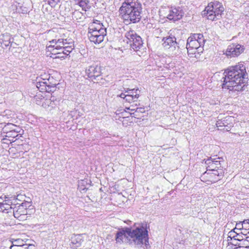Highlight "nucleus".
<instances>
[{
	"label": "nucleus",
	"instance_id": "nucleus-38",
	"mask_svg": "<svg viewBox=\"0 0 249 249\" xmlns=\"http://www.w3.org/2000/svg\"><path fill=\"white\" fill-rule=\"evenodd\" d=\"M15 218L18 219L19 221H24L27 219V214L19 215L18 213H16Z\"/></svg>",
	"mask_w": 249,
	"mask_h": 249
},
{
	"label": "nucleus",
	"instance_id": "nucleus-21",
	"mask_svg": "<svg viewBox=\"0 0 249 249\" xmlns=\"http://www.w3.org/2000/svg\"><path fill=\"white\" fill-rule=\"evenodd\" d=\"M132 94H125V102L129 103L133 101H136L139 97L140 91L138 89L134 88L132 90Z\"/></svg>",
	"mask_w": 249,
	"mask_h": 249
},
{
	"label": "nucleus",
	"instance_id": "nucleus-27",
	"mask_svg": "<svg viewBox=\"0 0 249 249\" xmlns=\"http://www.w3.org/2000/svg\"><path fill=\"white\" fill-rule=\"evenodd\" d=\"M77 2L82 7V9L85 11L90 7L89 5V1L88 0H77Z\"/></svg>",
	"mask_w": 249,
	"mask_h": 249
},
{
	"label": "nucleus",
	"instance_id": "nucleus-37",
	"mask_svg": "<svg viewBox=\"0 0 249 249\" xmlns=\"http://www.w3.org/2000/svg\"><path fill=\"white\" fill-rule=\"evenodd\" d=\"M246 236V234L244 233L243 231H241V233L237 232V236L236 239L237 240V242H239V243H240L245 238Z\"/></svg>",
	"mask_w": 249,
	"mask_h": 249
},
{
	"label": "nucleus",
	"instance_id": "nucleus-24",
	"mask_svg": "<svg viewBox=\"0 0 249 249\" xmlns=\"http://www.w3.org/2000/svg\"><path fill=\"white\" fill-rule=\"evenodd\" d=\"M187 46H190L191 48H196L198 49L200 47L203 48V46L199 44L197 41L194 40L190 36L187 39Z\"/></svg>",
	"mask_w": 249,
	"mask_h": 249
},
{
	"label": "nucleus",
	"instance_id": "nucleus-7",
	"mask_svg": "<svg viewBox=\"0 0 249 249\" xmlns=\"http://www.w3.org/2000/svg\"><path fill=\"white\" fill-rule=\"evenodd\" d=\"M52 80V79H51L50 76L48 78H37L36 84V87L41 92H51L52 91V88H54L56 85V84L52 85H50Z\"/></svg>",
	"mask_w": 249,
	"mask_h": 249
},
{
	"label": "nucleus",
	"instance_id": "nucleus-9",
	"mask_svg": "<svg viewBox=\"0 0 249 249\" xmlns=\"http://www.w3.org/2000/svg\"><path fill=\"white\" fill-rule=\"evenodd\" d=\"M86 73L88 78L92 81H97L99 80V77L101 75V69L100 66L96 65H93L89 67L86 70Z\"/></svg>",
	"mask_w": 249,
	"mask_h": 249
},
{
	"label": "nucleus",
	"instance_id": "nucleus-48",
	"mask_svg": "<svg viewBox=\"0 0 249 249\" xmlns=\"http://www.w3.org/2000/svg\"><path fill=\"white\" fill-rule=\"evenodd\" d=\"M8 135H6V136H7V137H11L12 136H13L14 137H15V135H16V136L17 135V134H15L14 133H10V136H9V133L7 134Z\"/></svg>",
	"mask_w": 249,
	"mask_h": 249
},
{
	"label": "nucleus",
	"instance_id": "nucleus-15",
	"mask_svg": "<svg viewBox=\"0 0 249 249\" xmlns=\"http://www.w3.org/2000/svg\"><path fill=\"white\" fill-rule=\"evenodd\" d=\"M63 45H64V41L61 42V43H57L53 44H51L48 47V49H50V50L52 52H55L57 50H62L63 52L64 51H66L67 52H68L69 53H70L71 52V47H63Z\"/></svg>",
	"mask_w": 249,
	"mask_h": 249
},
{
	"label": "nucleus",
	"instance_id": "nucleus-36",
	"mask_svg": "<svg viewBox=\"0 0 249 249\" xmlns=\"http://www.w3.org/2000/svg\"><path fill=\"white\" fill-rule=\"evenodd\" d=\"M236 232L237 231H235L234 229L232 230L231 231L229 232L227 237L228 241L229 242L231 241L232 239H233Z\"/></svg>",
	"mask_w": 249,
	"mask_h": 249
},
{
	"label": "nucleus",
	"instance_id": "nucleus-32",
	"mask_svg": "<svg viewBox=\"0 0 249 249\" xmlns=\"http://www.w3.org/2000/svg\"><path fill=\"white\" fill-rule=\"evenodd\" d=\"M116 120L118 121V123L122 122L123 124H124V113L116 112V116L114 117Z\"/></svg>",
	"mask_w": 249,
	"mask_h": 249
},
{
	"label": "nucleus",
	"instance_id": "nucleus-19",
	"mask_svg": "<svg viewBox=\"0 0 249 249\" xmlns=\"http://www.w3.org/2000/svg\"><path fill=\"white\" fill-rule=\"evenodd\" d=\"M17 127L16 125L11 123H8L4 125L2 129V130L4 133H9V136H10L11 133L17 134L19 132L18 130L17 129Z\"/></svg>",
	"mask_w": 249,
	"mask_h": 249
},
{
	"label": "nucleus",
	"instance_id": "nucleus-57",
	"mask_svg": "<svg viewBox=\"0 0 249 249\" xmlns=\"http://www.w3.org/2000/svg\"><path fill=\"white\" fill-rule=\"evenodd\" d=\"M2 135V133L0 132V136Z\"/></svg>",
	"mask_w": 249,
	"mask_h": 249
},
{
	"label": "nucleus",
	"instance_id": "nucleus-54",
	"mask_svg": "<svg viewBox=\"0 0 249 249\" xmlns=\"http://www.w3.org/2000/svg\"><path fill=\"white\" fill-rule=\"evenodd\" d=\"M130 222H131V221H129V220H127V221L125 220V224H129V223H130Z\"/></svg>",
	"mask_w": 249,
	"mask_h": 249
},
{
	"label": "nucleus",
	"instance_id": "nucleus-33",
	"mask_svg": "<svg viewBox=\"0 0 249 249\" xmlns=\"http://www.w3.org/2000/svg\"><path fill=\"white\" fill-rule=\"evenodd\" d=\"M69 53H70L66 51H64V52L62 51V52H57V51H56L55 52H52V54L57 55L55 56L56 58H65L66 56L68 55Z\"/></svg>",
	"mask_w": 249,
	"mask_h": 249
},
{
	"label": "nucleus",
	"instance_id": "nucleus-18",
	"mask_svg": "<svg viewBox=\"0 0 249 249\" xmlns=\"http://www.w3.org/2000/svg\"><path fill=\"white\" fill-rule=\"evenodd\" d=\"M0 39L1 40V45L3 48H6L10 45L11 46L13 41V38L7 33L3 34Z\"/></svg>",
	"mask_w": 249,
	"mask_h": 249
},
{
	"label": "nucleus",
	"instance_id": "nucleus-3",
	"mask_svg": "<svg viewBox=\"0 0 249 249\" xmlns=\"http://www.w3.org/2000/svg\"><path fill=\"white\" fill-rule=\"evenodd\" d=\"M125 234L127 233L138 245L145 244L147 246L148 244V232L143 226H140L135 229L126 228Z\"/></svg>",
	"mask_w": 249,
	"mask_h": 249
},
{
	"label": "nucleus",
	"instance_id": "nucleus-14",
	"mask_svg": "<svg viewBox=\"0 0 249 249\" xmlns=\"http://www.w3.org/2000/svg\"><path fill=\"white\" fill-rule=\"evenodd\" d=\"M182 14L180 10L176 8H172L169 11L167 18L170 20L174 21L180 19L182 18Z\"/></svg>",
	"mask_w": 249,
	"mask_h": 249
},
{
	"label": "nucleus",
	"instance_id": "nucleus-43",
	"mask_svg": "<svg viewBox=\"0 0 249 249\" xmlns=\"http://www.w3.org/2000/svg\"><path fill=\"white\" fill-rule=\"evenodd\" d=\"M18 7L19 8H18V7L17 8V10L18 12H21L22 13H27V9L26 7H24L23 9H21V6L19 5V3H18Z\"/></svg>",
	"mask_w": 249,
	"mask_h": 249
},
{
	"label": "nucleus",
	"instance_id": "nucleus-2",
	"mask_svg": "<svg viewBox=\"0 0 249 249\" xmlns=\"http://www.w3.org/2000/svg\"><path fill=\"white\" fill-rule=\"evenodd\" d=\"M141 5L138 0H125V22H138L141 19Z\"/></svg>",
	"mask_w": 249,
	"mask_h": 249
},
{
	"label": "nucleus",
	"instance_id": "nucleus-4",
	"mask_svg": "<svg viewBox=\"0 0 249 249\" xmlns=\"http://www.w3.org/2000/svg\"><path fill=\"white\" fill-rule=\"evenodd\" d=\"M224 11V8L222 3L217 1H214L208 4L205 10L202 11V15L206 16L209 20L215 21L221 18Z\"/></svg>",
	"mask_w": 249,
	"mask_h": 249
},
{
	"label": "nucleus",
	"instance_id": "nucleus-35",
	"mask_svg": "<svg viewBox=\"0 0 249 249\" xmlns=\"http://www.w3.org/2000/svg\"><path fill=\"white\" fill-rule=\"evenodd\" d=\"M124 2L122 3V6L120 8V9H119V12H120L119 16L123 20V21H124Z\"/></svg>",
	"mask_w": 249,
	"mask_h": 249
},
{
	"label": "nucleus",
	"instance_id": "nucleus-1",
	"mask_svg": "<svg viewBox=\"0 0 249 249\" xmlns=\"http://www.w3.org/2000/svg\"><path fill=\"white\" fill-rule=\"evenodd\" d=\"M223 88L230 90L241 91L247 82V73L245 66L239 63L228 68L224 72Z\"/></svg>",
	"mask_w": 249,
	"mask_h": 249
},
{
	"label": "nucleus",
	"instance_id": "nucleus-34",
	"mask_svg": "<svg viewBox=\"0 0 249 249\" xmlns=\"http://www.w3.org/2000/svg\"><path fill=\"white\" fill-rule=\"evenodd\" d=\"M237 246L239 247H245V249H249V244L248 242L247 241L246 236L245 238L241 242L238 243Z\"/></svg>",
	"mask_w": 249,
	"mask_h": 249
},
{
	"label": "nucleus",
	"instance_id": "nucleus-8",
	"mask_svg": "<svg viewBox=\"0 0 249 249\" xmlns=\"http://www.w3.org/2000/svg\"><path fill=\"white\" fill-rule=\"evenodd\" d=\"M234 118L232 116H227L223 119H219L216 123L218 129L220 130L230 131L233 126Z\"/></svg>",
	"mask_w": 249,
	"mask_h": 249
},
{
	"label": "nucleus",
	"instance_id": "nucleus-47",
	"mask_svg": "<svg viewBox=\"0 0 249 249\" xmlns=\"http://www.w3.org/2000/svg\"><path fill=\"white\" fill-rule=\"evenodd\" d=\"M4 199V196L0 197V205L3 203Z\"/></svg>",
	"mask_w": 249,
	"mask_h": 249
},
{
	"label": "nucleus",
	"instance_id": "nucleus-45",
	"mask_svg": "<svg viewBox=\"0 0 249 249\" xmlns=\"http://www.w3.org/2000/svg\"><path fill=\"white\" fill-rule=\"evenodd\" d=\"M24 248L25 249H35V247L33 245L26 244V246H25Z\"/></svg>",
	"mask_w": 249,
	"mask_h": 249
},
{
	"label": "nucleus",
	"instance_id": "nucleus-39",
	"mask_svg": "<svg viewBox=\"0 0 249 249\" xmlns=\"http://www.w3.org/2000/svg\"><path fill=\"white\" fill-rule=\"evenodd\" d=\"M234 230L235 231H240L244 230L243 221L239 222V223H236L235 228L234 229Z\"/></svg>",
	"mask_w": 249,
	"mask_h": 249
},
{
	"label": "nucleus",
	"instance_id": "nucleus-41",
	"mask_svg": "<svg viewBox=\"0 0 249 249\" xmlns=\"http://www.w3.org/2000/svg\"><path fill=\"white\" fill-rule=\"evenodd\" d=\"M237 232H236L235 235L234 236V237L233 238V239H232L231 241L229 242V243H230L234 246H237L238 242H237V240L236 239V238H237Z\"/></svg>",
	"mask_w": 249,
	"mask_h": 249
},
{
	"label": "nucleus",
	"instance_id": "nucleus-31",
	"mask_svg": "<svg viewBox=\"0 0 249 249\" xmlns=\"http://www.w3.org/2000/svg\"><path fill=\"white\" fill-rule=\"evenodd\" d=\"M124 236V230H122L121 231L117 232L116 236L117 242L123 243Z\"/></svg>",
	"mask_w": 249,
	"mask_h": 249
},
{
	"label": "nucleus",
	"instance_id": "nucleus-56",
	"mask_svg": "<svg viewBox=\"0 0 249 249\" xmlns=\"http://www.w3.org/2000/svg\"><path fill=\"white\" fill-rule=\"evenodd\" d=\"M57 52H62V50H57Z\"/></svg>",
	"mask_w": 249,
	"mask_h": 249
},
{
	"label": "nucleus",
	"instance_id": "nucleus-51",
	"mask_svg": "<svg viewBox=\"0 0 249 249\" xmlns=\"http://www.w3.org/2000/svg\"><path fill=\"white\" fill-rule=\"evenodd\" d=\"M10 249H24V248H10Z\"/></svg>",
	"mask_w": 249,
	"mask_h": 249
},
{
	"label": "nucleus",
	"instance_id": "nucleus-30",
	"mask_svg": "<svg viewBox=\"0 0 249 249\" xmlns=\"http://www.w3.org/2000/svg\"><path fill=\"white\" fill-rule=\"evenodd\" d=\"M136 108L134 106L127 107L125 106V118H129L128 116H126L127 114L130 115L133 114L136 110Z\"/></svg>",
	"mask_w": 249,
	"mask_h": 249
},
{
	"label": "nucleus",
	"instance_id": "nucleus-16",
	"mask_svg": "<svg viewBox=\"0 0 249 249\" xmlns=\"http://www.w3.org/2000/svg\"><path fill=\"white\" fill-rule=\"evenodd\" d=\"M210 175V178L212 179V181H216L220 179V178L223 176L222 170L215 169L212 171H206L204 173V175Z\"/></svg>",
	"mask_w": 249,
	"mask_h": 249
},
{
	"label": "nucleus",
	"instance_id": "nucleus-26",
	"mask_svg": "<svg viewBox=\"0 0 249 249\" xmlns=\"http://www.w3.org/2000/svg\"><path fill=\"white\" fill-rule=\"evenodd\" d=\"M194 40L197 41L199 44L204 46L205 39L202 34H194L191 36Z\"/></svg>",
	"mask_w": 249,
	"mask_h": 249
},
{
	"label": "nucleus",
	"instance_id": "nucleus-40",
	"mask_svg": "<svg viewBox=\"0 0 249 249\" xmlns=\"http://www.w3.org/2000/svg\"><path fill=\"white\" fill-rule=\"evenodd\" d=\"M60 0H48V4L52 7H55Z\"/></svg>",
	"mask_w": 249,
	"mask_h": 249
},
{
	"label": "nucleus",
	"instance_id": "nucleus-52",
	"mask_svg": "<svg viewBox=\"0 0 249 249\" xmlns=\"http://www.w3.org/2000/svg\"><path fill=\"white\" fill-rule=\"evenodd\" d=\"M246 239H247V241L248 242L249 244V236H247V235H246Z\"/></svg>",
	"mask_w": 249,
	"mask_h": 249
},
{
	"label": "nucleus",
	"instance_id": "nucleus-23",
	"mask_svg": "<svg viewBox=\"0 0 249 249\" xmlns=\"http://www.w3.org/2000/svg\"><path fill=\"white\" fill-rule=\"evenodd\" d=\"M10 241L12 243V245L10 246V248H24L25 246H26L25 241L19 238L16 239L12 238Z\"/></svg>",
	"mask_w": 249,
	"mask_h": 249
},
{
	"label": "nucleus",
	"instance_id": "nucleus-42",
	"mask_svg": "<svg viewBox=\"0 0 249 249\" xmlns=\"http://www.w3.org/2000/svg\"><path fill=\"white\" fill-rule=\"evenodd\" d=\"M31 202L28 201H25L21 203V205H19V206H21L23 207L25 209L27 210V207H29L31 206Z\"/></svg>",
	"mask_w": 249,
	"mask_h": 249
},
{
	"label": "nucleus",
	"instance_id": "nucleus-17",
	"mask_svg": "<svg viewBox=\"0 0 249 249\" xmlns=\"http://www.w3.org/2000/svg\"><path fill=\"white\" fill-rule=\"evenodd\" d=\"M89 31L90 32H100V31L103 30L104 31V33H107L106 29L104 27V26L102 23H100L99 20H96L94 21L92 23H91L89 27Z\"/></svg>",
	"mask_w": 249,
	"mask_h": 249
},
{
	"label": "nucleus",
	"instance_id": "nucleus-50",
	"mask_svg": "<svg viewBox=\"0 0 249 249\" xmlns=\"http://www.w3.org/2000/svg\"><path fill=\"white\" fill-rule=\"evenodd\" d=\"M124 96V94L123 93H122L120 95V97L121 98H124V96Z\"/></svg>",
	"mask_w": 249,
	"mask_h": 249
},
{
	"label": "nucleus",
	"instance_id": "nucleus-46",
	"mask_svg": "<svg viewBox=\"0 0 249 249\" xmlns=\"http://www.w3.org/2000/svg\"><path fill=\"white\" fill-rule=\"evenodd\" d=\"M133 89H130L129 88H127V89H125V93L127 94H132V90Z\"/></svg>",
	"mask_w": 249,
	"mask_h": 249
},
{
	"label": "nucleus",
	"instance_id": "nucleus-6",
	"mask_svg": "<svg viewBox=\"0 0 249 249\" xmlns=\"http://www.w3.org/2000/svg\"><path fill=\"white\" fill-rule=\"evenodd\" d=\"M176 40V38L174 36L163 37L162 39L163 48L167 50L169 53L171 55L177 54L179 52V47Z\"/></svg>",
	"mask_w": 249,
	"mask_h": 249
},
{
	"label": "nucleus",
	"instance_id": "nucleus-44",
	"mask_svg": "<svg viewBox=\"0 0 249 249\" xmlns=\"http://www.w3.org/2000/svg\"><path fill=\"white\" fill-rule=\"evenodd\" d=\"M248 220L246 219L243 221V229L247 230V228L249 229V223H248Z\"/></svg>",
	"mask_w": 249,
	"mask_h": 249
},
{
	"label": "nucleus",
	"instance_id": "nucleus-12",
	"mask_svg": "<svg viewBox=\"0 0 249 249\" xmlns=\"http://www.w3.org/2000/svg\"><path fill=\"white\" fill-rule=\"evenodd\" d=\"M217 156H213V158L211 157L205 161V163L208 165L207 171H212L215 169H219L221 167V160L222 159L221 157H216Z\"/></svg>",
	"mask_w": 249,
	"mask_h": 249
},
{
	"label": "nucleus",
	"instance_id": "nucleus-11",
	"mask_svg": "<svg viewBox=\"0 0 249 249\" xmlns=\"http://www.w3.org/2000/svg\"><path fill=\"white\" fill-rule=\"evenodd\" d=\"M100 32L88 31V36L89 40L95 44H99L101 43L104 39L106 33L103 30Z\"/></svg>",
	"mask_w": 249,
	"mask_h": 249
},
{
	"label": "nucleus",
	"instance_id": "nucleus-10",
	"mask_svg": "<svg viewBox=\"0 0 249 249\" xmlns=\"http://www.w3.org/2000/svg\"><path fill=\"white\" fill-rule=\"evenodd\" d=\"M244 49L243 46L238 44H232L228 46L225 54L231 57L237 56L244 51Z\"/></svg>",
	"mask_w": 249,
	"mask_h": 249
},
{
	"label": "nucleus",
	"instance_id": "nucleus-28",
	"mask_svg": "<svg viewBox=\"0 0 249 249\" xmlns=\"http://www.w3.org/2000/svg\"><path fill=\"white\" fill-rule=\"evenodd\" d=\"M65 37V36L64 34H63L62 36H56L54 39L50 41V43L51 44L61 43V42L64 41L65 39H66Z\"/></svg>",
	"mask_w": 249,
	"mask_h": 249
},
{
	"label": "nucleus",
	"instance_id": "nucleus-55",
	"mask_svg": "<svg viewBox=\"0 0 249 249\" xmlns=\"http://www.w3.org/2000/svg\"><path fill=\"white\" fill-rule=\"evenodd\" d=\"M56 84V85L58 84V83L57 82H55V83H52V82L51 81V83L50 84V85H52L53 84Z\"/></svg>",
	"mask_w": 249,
	"mask_h": 249
},
{
	"label": "nucleus",
	"instance_id": "nucleus-53",
	"mask_svg": "<svg viewBox=\"0 0 249 249\" xmlns=\"http://www.w3.org/2000/svg\"><path fill=\"white\" fill-rule=\"evenodd\" d=\"M119 50L121 52V53H123V50L122 49V48H119Z\"/></svg>",
	"mask_w": 249,
	"mask_h": 249
},
{
	"label": "nucleus",
	"instance_id": "nucleus-25",
	"mask_svg": "<svg viewBox=\"0 0 249 249\" xmlns=\"http://www.w3.org/2000/svg\"><path fill=\"white\" fill-rule=\"evenodd\" d=\"M13 214L14 217H15L16 213H18V215H24L27 214V211L23 207L21 206H19V205L17 206L16 205L14 206L13 208Z\"/></svg>",
	"mask_w": 249,
	"mask_h": 249
},
{
	"label": "nucleus",
	"instance_id": "nucleus-13",
	"mask_svg": "<svg viewBox=\"0 0 249 249\" xmlns=\"http://www.w3.org/2000/svg\"><path fill=\"white\" fill-rule=\"evenodd\" d=\"M19 196H18L15 199V196H11V197L7 196H4V201L3 203L0 205V211L4 212V211H8L10 209H13V206L15 205L14 204L13 200H16V199H18V197Z\"/></svg>",
	"mask_w": 249,
	"mask_h": 249
},
{
	"label": "nucleus",
	"instance_id": "nucleus-49",
	"mask_svg": "<svg viewBox=\"0 0 249 249\" xmlns=\"http://www.w3.org/2000/svg\"><path fill=\"white\" fill-rule=\"evenodd\" d=\"M81 15V13L78 11H75L74 12L73 15Z\"/></svg>",
	"mask_w": 249,
	"mask_h": 249
},
{
	"label": "nucleus",
	"instance_id": "nucleus-29",
	"mask_svg": "<svg viewBox=\"0 0 249 249\" xmlns=\"http://www.w3.org/2000/svg\"><path fill=\"white\" fill-rule=\"evenodd\" d=\"M62 48L70 47L71 48V51L74 49L73 42L71 39L66 38L64 41V45Z\"/></svg>",
	"mask_w": 249,
	"mask_h": 249
},
{
	"label": "nucleus",
	"instance_id": "nucleus-22",
	"mask_svg": "<svg viewBox=\"0 0 249 249\" xmlns=\"http://www.w3.org/2000/svg\"><path fill=\"white\" fill-rule=\"evenodd\" d=\"M186 48L187 49V53L188 55L191 57H197V55L200 54V53H202L203 51V48L200 47L198 49L196 48H193L190 47V46H187Z\"/></svg>",
	"mask_w": 249,
	"mask_h": 249
},
{
	"label": "nucleus",
	"instance_id": "nucleus-20",
	"mask_svg": "<svg viewBox=\"0 0 249 249\" xmlns=\"http://www.w3.org/2000/svg\"><path fill=\"white\" fill-rule=\"evenodd\" d=\"M83 242V237L81 234L73 235L71 237V243L73 248L80 247Z\"/></svg>",
	"mask_w": 249,
	"mask_h": 249
},
{
	"label": "nucleus",
	"instance_id": "nucleus-5",
	"mask_svg": "<svg viewBox=\"0 0 249 249\" xmlns=\"http://www.w3.org/2000/svg\"><path fill=\"white\" fill-rule=\"evenodd\" d=\"M142 46L141 37L133 32H128L125 34V50L127 52L131 51L137 53Z\"/></svg>",
	"mask_w": 249,
	"mask_h": 249
}]
</instances>
